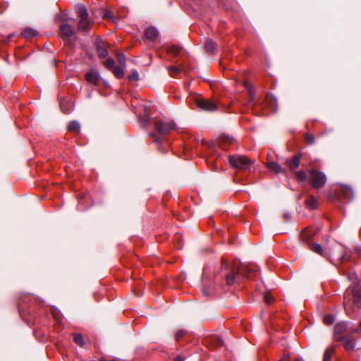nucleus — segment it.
Instances as JSON below:
<instances>
[{
    "label": "nucleus",
    "mask_w": 361,
    "mask_h": 361,
    "mask_svg": "<svg viewBox=\"0 0 361 361\" xmlns=\"http://www.w3.org/2000/svg\"><path fill=\"white\" fill-rule=\"evenodd\" d=\"M252 271V269L246 264H240L238 265L235 263L233 265L230 266L226 259H221V271L223 274L224 277H225L226 282L228 286L233 285L236 281L238 276L240 275L247 279L250 278V274Z\"/></svg>",
    "instance_id": "1"
},
{
    "label": "nucleus",
    "mask_w": 361,
    "mask_h": 361,
    "mask_svg": "<svg viewBox=\"0 0 361 361\" xmlns=\"http://www.w3.org/2000/svg\"><path fill=\"white\" fill-rule=\"evenodd\" d=\"M343 305L349 315L353 314L355 308H361V284H355L347 290L344 295Z\"/></svg>",
    "instance_id": "2"
},
{
    "label": "nucleus",
    "mask_w": 361,
    "mask_h": 361,
    "mask_svg": "<svg viewBox=\"0 0 361 361\" xmlns=\"http://www.w3.org/2000/svg\"><path fill=\"white\" fill-rule=\"evenodd\" d=\"M309 173V183L314 189H320L324 187L326 183L327 178L324 173L314 170L310 169Z\"/></svg>",
    "instance_id": "3"
},
{
    "label": "nucleus",
    "mask_w": 361,
    "mask_h": 361,
    "mask_svg": "<svg viewBox=\"0 0 361 361\" xmlns=\"http://www.w3.org/2000/svg\"><path fill=\"white\" fill-rule=\"evenodd\" d=\"M228 161L231 166L238 169H248L252 162L244 155H230Z\"/></svg>",
    "instance_id": "4"
},
{
    "label": "nucleus",
    "mask_w": 361,
    "mask_h": 361,
    "mask_svg": "<svg viewBox=\"0 0 361 361\" xmlns=\"http://www.w3.org/2000/svg\"><path fill=\"white\" fill-rule=\"evenodd\" d=\"M174 123L172 121L157 119L154 121V128L161 135H165L174 129Z\"/></svg>",
    "instance_id": "5"
},
{
    "label": "nucleus",
    "mask_w": 361,
    "mask_h": 361,
    "mask_svg": "<svg viewBox=\"0 0 361 361\" xmlns=\"http://www.w3.org/2000/svg\"><path fill=\"white\" fill-rule=\"evenodd\" d=\"M195 104L197 107L204 111H214L217 109V104L216 103L202 97H196Z\"/></svg>",
    "instance_id": "6"
},
{
    "label": "nucleus",
    "mask_w": 361,
    "mask_h": 361,
    "mask_svg": "<svg viewBox=\"0 0 361 361\" xmlns=\"http://www.w3.org/2000/svg\"><path fill=\"white\" fill-rule=\"evenodd\" d=\"M337 341L341 342L346 350H353L355 348V339L351 335L338 337Z\"/></svg>",
    "instance_id": "7"
},
{
    "label": "nucleus",
    "mask_w": 361,
    "mask_h": 361,
    "mask_svg": "<svg viewBox=\"0 0 361 361\" xmlns=\"http://www.w3.org/2000/svg\"><path fill=\"white\" fill-rule=\"evenodd\" d=\"M85 80L88 83L97 86L100 82L99 73L94 70H90L85 74Z\"/></svg>",
    "instance_id": "8"
},
{
    "label": "nucleus",
    "mask_w": 361,
    "mask_h": 361,
    "mask_svg": "<svg viewBox=\"0 0 361 361\" xmlns=\"http://www.w3.org/2000/svg\"><path fill=\"white\" fill-rule=\"evenodd\" d=\"M348 322H342L336 324L334 327V336L335 339L338 341V337L344 336V333L348 330Z\"/></svg>",
    "instance_id": "9"
},
{
    "label": "nucleus",
    "mask_w": 361,
    "mask_h": 361,
    "mask_svg": "<svg viewBox=\"0 0 361 361\" xmlns=\"http://www.w3.org/2000/svg\"><path fill=\"white\" fill-rule=\"evenodd\" d=\"M301 154H297L292 159H288L286 160V164L290 169V171H294L300 166V161L301 159Z\"/></svg>",
    "instance_id": "10"
},
{
    "label": "nucleus",
    "mask_w": 361,
    "mask_h": 361,
    "mask_svg": "<svg viewBox=\"0 0 361 361\" xmlns=\"http://www.w3.org/2000/svg\"><path fill=\"white\" fill-rule=\"evenodd\" d=\"M92 22L88 17L80 18L78 25V30L79 32L88 31L91 28Z\"/></svg>",
    "instance_id": "11"
},
{
    "label": "nucleus",
    "mask_w": 361,
    "mask_h": 361,
    "mask_svg": "<svg viewBox=\"0 0 361 361\" xmlns=\"http://www.w3.org/2000/svg\"><path fill=\"white\" fill-rule=\"evenodd\" d=\"M340 195L348 201H350L353 197V191L351 188L348 186H341L339 190Z\"/></svg>",
    "instance_id": "12"
},
{
    "label": "nucleus",
    "mask_w": 361,
    "mask_h": 361,
    "mask_svg": "<svg viewBox=\"0 0 361 361\" xmlns=\"http://www.w3.org/2000/svg\"><path fill=\"white\" fill-rule=\"evenodd\" d=\"M145 35L147 39L150 41H154L159 36V32L155 27H149L145 29Z\"/></svg>",
    "instance_id": "13"
},
{
    "label": "nucleus",
    "mask_w": 361,
    "mask_h": 361,
    "mask_svg": "<svg viewBox=\"0 0 361 361\" xmlns=\"http://www.w3.org/2000/svg\"><path fill=\"white\" fill-rule=\"evenodd\" d=\"M60 31L61 35L66 38L68 39L73 34V28L71 25L63 24L60 26Z\"/></svg>",
    "instance_id": "14"
},
{
    "label": "nucleus",
    "mask_w": 361,
    "mask_h": 361,
    "mask_svg": "<svg viewBox=\"0 0 361 361\" xmlns=\"http://www.w3.org/2000/svg\"><path fill=\"white\" fill-rule=\"evenodd\" d=\"M305 207L310 210L315 209L318 207V202L315 197L311 195L305 202Z\"/></svg>",
    "instance_id": "15"
},
{
    "label": "nucleus",
    "mask_w": 361,
    "mask_h": 361,
    "mask_svg": "<svg viewBox=\"0 0 361 361\" xmlns=\"http://www.w3.org/2000/svg\"><path fill=\"white\" fill-rule=\"evenodd\" d=\"M97 52L99 58H105L108 56V51L104 42L97 44Z\"/></svg>",
    "instance_id": "16"
},
{
    "label": "nucleus",
    "mask_w": 361,
    "mask_h": 361,
    "mask_svg": "<svg viewBox=\"0 0 361 361\" xmlns=\"http://www.w3.org/2000/svg\"><path fill=\"white\" fill-rule=\"evenodd\" d=\"M266 166L267 169H269L270 171H274L276 174L283 172L281 166L277 162L268 161Z\"/></svg>",
    "instance_id": "17"
},
{
    "label": "nucleus",
    "mask_w": 361,
    "mask_h": 361,
    "mask_svg": "<svg viewBox=\"0 0 361 361\" xmlns=\"http://www.w3.org/2000/svg\"><path fill=\"white\" fill-rule=\"evenodd\" d=\"M142 108H143L145 114L143 116H138V119L144 125H148L149 123V107L143 105L142 106Z\"/></svg>",
    "instance_id": "18"
},
{
    "label": "nucleus",
    "mask_w": 361,
    "mask_h": 361,
    "mask_svg": "<svg viewBox=\"0 0 361 361\" xmlns=\"http://www.w3.org/2000/svg\"><path fill=\"white\" fill-rule=\"evenodd\" d=\"M60 107L61 111L66 114H69L73 109V104L67 101L61 102L60 103Z\"/></svg>",
    "instance_id": "19"
},
{
    "label": "nucleus",
    "mask_w": 361,
    "mask_h": 361,
    "mask_svg": "<svg viewBox=\"0 0 361 361\" xmlns=\"http://www.w3.org/2000/svg\"><path fill=\"white\" fill-rule=\"evenodd\" d=\"M244 87L247 90V93L249 94V96H250V100L247 102V105H250L252 101L254 99L255 89H254L253 86L250 82H248L247 81H245Z\"/></svg>",
    "instance_id": "20"
},
{
    "label": "nucleus",
    "mask_w": 361,
    "mask_h": 361,
    "mask_svg": "<svg viewBox=\"0 0 361 361\" xmlns=\"http://www.w3.org/2000/svg\"><path fill=\"white\" fill-rule=\"evenodd\" d=\"M168 69L172 76H175L182 72L186 73V71L183 66H171L168 68Z\"/></svg>",
    "instance_id": "21"
},
{
    "label": "nucleus",
    "mask_w": 361,
    "mask_h": 361,
    "mask_svg": "<svg viewBox=\"0 0 361 361\" xmlns=\"http://www.w3.org/2000/svg\"><path fill=\"white\" fill-rule=\"evenodd\" d=\"M205 49L207 52L214 54L216 51V44L211 39H208L205 43Z\"/></svg>",
    "instance_id": "22"
},
{
    "label": "nucleus",
    "mask_w": 361,
    "mask_h": 361,
    "mask_svg": "<svg viewBox=\"0 0 361 361\" xmlns=\"http://www.w3.org/2000/svg\"><path fill=\"white\" fill-rule=\"evenodd\" d=\"M310 250L317 254H319L322 256H326V253L324 252V250L320 244L318 243H312L310 247Z\"/></svg>",
    "instance_id": "23"
},
{
    "label": "nucleus",
    "mask_w": 361,
    "mask_h": 361,
    "mask_svg": "<svg viewBox=\"0 0 361 361\" xmlns=\"http://www.w3.org/2000/svg\"><path fill=\"white\" fill-rule=\"evenodd\" d=\"M334 353V346L327 348L324 352L323 360L324 361H331Z\"/></svg>",
    "instance_id": "24"
},
{
    "label": "nucleus",
    "mask_w": 361,
    "mask_h": 361,
    "mask_svg": "<svg viewBox=\"0 0 361 361\" xmlns=\"http://www.w3.org/2000/svg\"><path fill=\"white\" fill-rule=\"evenodd\" d=\"M68 129L70 131L79 133L80 130V125L78 121H73L68 123Z\"/></svg>",
    "instance_id": "25"
},
{
    "label": "nucleus",
    "mask_w": 361,
    "mask_h": 361,
    "mask_svg": "<svg viewBox=\"0 0 361 361\" xmlns=\"http://www.w3.org/2000/svg\"><path fill=\"white\" fill-rule=\"evenodd\" d=\"M77 13L80 18H86L88 17V13L86 7L84 5H80L77 8Z\"/></svg>",
    "instance_id": "26"
},
{
    "label": "nucleus",
    "mask_w": 361,
    "mask_h": 361,
    "mask_svg": "<svg viewBox=\"0 0 361 361\" xmlns=\"http://www.w3.org/2000/svg\"><path fill=\"white\" fill-rule=\"evenodd\" d=\"M111 71L114 75L118 78H121L124 76L123 68L121 66H114Z\"/></svg>",
    "instance_id": "27"
},
{
    "label": "nucleus",
    "mask_w": 361,
    "mask_h": 361,
    "mask_svg": "<svg viewBox=\"0 0 361 361\" xmlns=\"http://www.w3.org/2000/svg\"><path fill=\"white\" fill-rule=\"evenodd\" d=\"M73 341L80 347H82L85 344L83 338L80 334H74Z\"/></svg>",
    "instance_id": "28"
},
{
    "label": "nucleus",
    "mask_w": 361,
    "mask_h": 361,
    "mask_svg": "<svg viewBox=\"0 0 361 361\" xmlns=\"http://www.w3.org/2000/svg\"><path fill=\"white\" fill-rule=\"evenodd\" d=\"M22 34L25 38H30L35 36L37 32L31 28H25Z\"/></svg>",
    "instance_id": "29"
},
{
    "label": "nucleus",
    "mask_w": 361,
    "mask_h": 361,
    "mask_svg": "<svg viewBox=\"0 0 361 361\" xmlns=\"http://www.w3.org/2000/svg\"><path fill=\"white\" fill-rule=\"evenodd\" d=\"M295 178L300 182H303L307 179V174L303 171H299L295 173Z\"/></svg>",
    "instance_id": "30"
},
{
    "label": "nucleus",
    "mask_w": 361,
    "mask_h": 361,
    "mask_svg": "<svg viewBox=\"0 0 361 361\" xmlns=\"http://www.w3.org/2000/svg\"><path fill=\"white\" fill-rule=\"evenodd\" d=\"M180 50V49L178 47L172 45L168 48L167 52L173 56H176L179 53Z\"/></svg>",
    "instance_id": "31"
},
{
    "label": "nucleus",
    "mask_w": 361,
    "mask_h": 361,
    "mask_svg": "<svg viewBox=\"0 0 361 361\" xmlns=\"http://www.w3.org/2000/svg\"><path fill=\"white\" fill-rule=\"evenodd\" d=\"M114 61L113 59L109 57L106 59V60L104 61V66L109 69L112 70L114 68Z\"/></svg>",
    "instance_id": "32"
},
{
    "label": "nucleus",
    "mask_w": 361,
    "mask_h": 361,
    "mask_svg": "<svg viewBox=\"0 0 361 361\" xmlns=\"http://www.w3.org/2000/svg\"><path fill=\"white\" fill-rule=\"evenodd\" d=\"M348 279L352 282V286H354L355 284H359L357 282V275L355 273H349L348 274Z\"/></svg>",
    "instance_id": "33"
},
{
    "label": "nucleus",
    "mask_w": 361,
    "mask_h": 361,
    "mask_svg": "<svg viewBox=\"0 0 361 361\" xmlns=\"http://www.w3.org/2000/svg\"><path fill=\"white\" fill-rule=\"evenodd\" d=\"M128 79L130 81H137L139 80V74L136 70L133 71L128 75Z\"/></svg>",
    "instance_id": "34"
},
{
    "label": "nucleus",
    "mask_w": 361,
    "mask_h": 361,
    "mask_svg": "<svg viewBox=\"0 0 361 361\" xmlns=\"http://www.w3.org/2000/svg\"><path fill=\"white\" fill-rule=\"evenodd\" d=\"M334 322V317L331 314L326 315L324 318V323L326 325H331Z\"/></svg>",
    "instance_id": "35"
},
{
    "label": "nucleus",
    "mask_w": 361,
    "mask_h": 361,
    "mask_svg": "<svg viewBox=\"0 0 361 361\" xmlns=\"http://www.w3.org/2000/svg\"><path fill=\"white\" fill-rule=\"evenodd\" d=\"M305 138L307 145H312L314 142V136L312 134L306 133Z\"/></svg>",
    "instance_id": "36"
},
{
    "label": "nucleus",
    "mask_w": 361,
    "mask_h": 361,
    "mask_svg": "<svg viewBox=\"0 0 361 361\" xmlns=\"http://www.w3.org/2000/svg\"><path fill=\"white\" fill-rule=\"evenodd\" d=\"M187 334V331L185 330H183V329H180L178 331H177V332L176 333V340L177 341H178L179 340H180L181 338H183L185 334Z\"/></svg>",
    "instance_id": "37"
},
{
    "label": "nucleus",
    "mask_w": 361,
    "mask_h": 361,
    "mask_svg": "<svg viewBox=\"0 0 361 361\" xmlns=\"http://www.w3.org/2000/svg\"><path fill=\"white\" fill-rule=\"evenodd\" d=\"M117 61L122 66H125L126 64V58L123 54L121 53L117 55Z\"/></svg>",
    "instance_id": "38"
},
{
    "label": "nucleus",
    "mask_w": 361,
    "mask_h": 361,
    "mask_svg": "<svg viewBox=\"0 0 361 361\" xmlns=\"http://www.w3.org/2000/svg\"><path fill=\"white\" fill-rule=\"evenodd\" d=\"M232 142H233V139H231V138H229V137H222V142H223V143H222V145H221V147H222L223 149H226V146H225V145H226V143H228V144H229V145H230V144H231V143H232Z\"/></svg>",
    "instance_id": "39"
},
{
    "label": "nucleus",
    "mask_w": 361,
    "mask_h": 361,
    "mask_svg": "<svg viewBox=\"0 0 361 361\" xmlns=\"http://www.w3.org/2000/svg\"><path fill=\"white\" fill-rule=\"evenodd\" d=\"M264 301L267 304L270 305L274 302V300L273 297L271 296V295L269 294V293H267L264 295Z\"/></svg>",
    "instance_id": "40"
},
{
    "label": "nucleus",
    "mask_w": 361,
    "mask_h": 361,
    "mask_svg": "<svg viewBox=\"0 0 361 361\" xmlns=\"http://www.w3.org/2000/svg\"><path fill=\"white\" fill-rule=\"evenodd\" d=\"M161 138H157V139H155L154 142L158 145L157 149L160 152L165 153L166 152L165 149L162 148V147L161 146Z\"/></svg>",
    "instance_id": "41"
},
{
    "label": "nucleus",
    "mask_w": 361,
    "mask_h": 361,
    "mask_svg": "<svg viewBox=\"0 0 361 361\" xmlns=\"http://www.w3.org/2000/svg\"><path fill=\"white\" fill-rule=\"evenodd\" d=\"M280 361H289V355H284L281 359Z\"/></svg>",
    "instance_id": "42"
},
{
    "label": "nucleus",
    "mask_w": 361,
    "mask_h": 361,
    "mask_svg": "<svg viewBox=\"0 0 361 361\" xmlns=\"http://www.w3.org/2000/svg\"><path fill=\"white\" fill-rule=\"evenodd\" d=\"M104 18H111V11H106L104 15Z\"/></svg>",
    "instance_id": "43"
},
{
    "label": "nucleus",
    "mask_w": 361,
    "mask_h": 361,
    "mask_svg": "<svg viewBox=\"0 0 361 361\" xmlns=\"http://www.w3.org/2000/svg\"><path fill=\"white\" fill-rule=\"evenodd\" d=\"M175 361H184V359L181 356H177L174 359Z\"/></svg>",
    "instance_id": "44"
},
{
    "label": "nucleus",
    "mask_w": 361,
    "mask_h": 361,
    "mask_svg": "<svg viewBox=\"0 0 361 361\" xmlns=\"http://www.w3.org/2000/svg\"><path fill=\"white\" fill-rule=\"evenodd\" d=\"M269 102L276 103L275 98L269 99Z\"/></svg>",
    "instance_id": "45"
},
{
    "label": "nucleus",
    "mask_w": 361,
    "mask_h": 361,
    "mask_svg": "<svg viewBox=\"0 0 361 361\" xmlns=\"http://www.w3.org/2000/svg\"><path fill=\"white\" fill-rule=\"evenodd\" d=\"M359 331V329H355L354 330L352 331L353 333H355V334H357L358 333Z\"/></svg>",
    "instance_id": "46"
},
{
    "label": "nucleus",
    "mask_w": 361,
    "mask_h": 361,
    "mask_svg": "<svg viewBox=\"0 0 361 361\" xmlns=\"http://www.w3.org/2000/svg\"><path fill=\"white\" fill-rule=\"evenodd\" d=\"M294 361H303L301 358H297Z\"/></svg>",
    "instance_id": "47"
},
{
    "label": "nucleus",
    "mask_w": 361,
    "mask_h": 361,
    "mask_svg": "<svg viewBox=\"0 0 361 361\" xmlns=\"http://www.w3.org/2000/svg\"><path fill=\"white\" fill-rule=\"evenodd\" d=\"M99 361H111V360H104V359H100Z\"/></svg>",
    "instance_id": "48"
},
{
    "label": "nucleus",
    "mask_w": 361,
    "mask_h": 361,
    "mask_svg": "<svg viewBox=\"0 0 361 361\" xmlns=\"http://www.w3.org/2000/svg\"><path fill=\"white\" fill-rule=\"evenodd\" d=\"M149 135H150V136H154V133H149Z\"/></svg>",
    "instance_id": "49"
},
{
    "label": "nucleus",
    "mask_w": 361,
    "mask_h": 361,
    "mask_svg": "<svg viewBox=\"0 0 361 361\" xmlns=\"http://www.w3.org/2000/svg\"><path fill=\"white\" fill-rule=\"evenodd\" d=\"M359 328L361 329V322L359 324Z\"/></svg>",
    "instance_id": "50"
},
{
    "label": "nucleus",
    "mask_w": 361,
    "mask_h": 361,
    "mask_svg": "<svg viewBox=\"0 0 361 361\" xmlns=\"http://www.w3.org/2000/svg\"><path fill=\"white\" fill-rule=\"evenodd\" d=\"M111 361H118V360H111Z\"/></svg>",
    "instance_id": "51"
}]
</instances>
